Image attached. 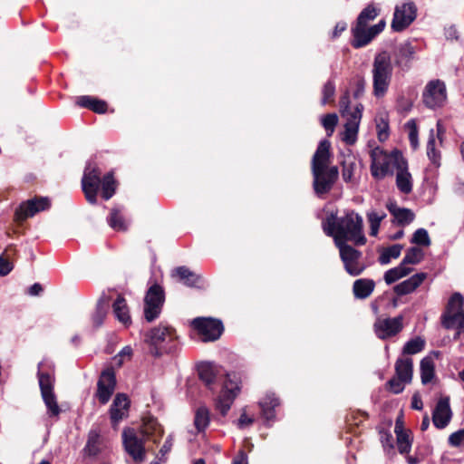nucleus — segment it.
Returning <instances> with one entry per match:
<instances>
[{"mask_svg": "<svg viewBox=\"0 0 464 464\" xmlns=\"http://www.w3.org/2000/svg\"><path fill=\"white\" fill-rule=\"evenodd\" d=\"M411 243L416 244V245L425 246H430V239L427 230L424 228L417 229L413 234V237L411 238Z\"/></svg>", "mask_w": 464, "mask_h": 464, "instance_id": "50", "label": "nucleus"}, {"mask_svg": "<svg viewBox=\"0 0 464 464\" xmlns=\"http://www.w3.org/2000/svg\"><path fill=\"white\" fill-rule=\"evenodd\" d=\"M443 325L447 328L457 326L459 329L455 338L460 334H464V311L457 312L452 314H447L443 321Z\"/></svg>", "mask_w": 464, "mask_h": 464, "instance_id": "32", "label": "nucleus"}, {"mask_svg": "<svg viewBox=\"0 0 464 464\" xmlns=\"http://www.w3.org/2000/svg\"><path fill=\"white\" fill-rule=\"evenodd\" d=\"M106 316V310L102 304H98L95 312L92 316V322L94 327H99L102 324Z\"/></svg>", "mask_w": 464, "mask_h": 464, "instance_id": "54", "label": "nucleus"}, {"mask_svg": "<svg viewBox=\"0 0 464 464\" xmlns=\"http://www.w3.org/2000/svg\"><path fill=\"white\" fill-rule=\"evenodd\" d=\"M379 8L374 4L368 5L359 14L357 23L359 24L366 25L370 21L374 20L379 14Z\"/></svg>", "mask_w": 464, "mask_h": 464, "instance_id": "39", "label": "nucleus"}, {"mask_svg": "<svg viewBox=\"0 0 464 464\" xmlns=\"http://www.w3.org/2000/svg\"><path fill=\"white\" fill-rule=\"evenodd\" d=\"M386 207L390 213L393 216L394 221L400 226H406L411 224L415 218L414 213L411 209L400 208L394 202H389Z\"/></svg>", "mask_w": 464, "mask_h": 464, "instance_id": "21", "label": "nucleus"}, {"mask_svg": "<svg viewBox=\"0 0 464 464\" xmlns=\"http://www.w3.org/2000/svg\"><path fill=\"white\" fill-rule=\"evenodd\" d=\"M402 247L403 246L401 245L396 244L385 248L379 257L380 263L382 265H387L391 262L392 258L399 257L402 250Z\"/></svg>", "mask_w": 464, "mask_h": 464, "instance_id": "42", "label": "nucleus"}, {"mask_svg": "<svg viewBox=\"0 0 464 464\" xmlns=\"http://www.w3.org/2000/svg\"><path fill=\"white\" fill-rule=\"evenodd\" d=\"M199 378L206 385H211L216 379V367L210 362H202L198 366Z\"/></svg>", "mask_w": 464, "mask_h": 464, "instance_id": "33", "label": "nucleus"}, {"mask_svg": "<svg viewBox=\"0 0 464 464\" xmlns=\"http://www.w3.org/2000/svg\"><path fill=\"white\" fill-rule=\"evenodd\" d=\"M449 443L453 447H459L464 445V429L450 434L449 437Z\"/></svg>", "mask_w": 464, "mask_h": 464, "instance_id": "56", "label": "nucleus"}, {"mask_svg": "<svg viewBox=\"0 0 464 464\" xmlns=\"http://www.w3.org/2000/svg\"><path fill=\"white\" fill-rule=\"evenodd\" d=\"M385 27V22L380 21L378 24L370 26V30L372 31V36L375 37L379 34Z\"/></svg>", "mask_w": 464, "mask_h": 464, "instance_id": "64", "label": "nucleus"}, {"mask_svg": "<svg viewBox=\"0 0 464 464\" xmlns=\"http://www.w3.org/2000/svg\"><path fill=\"white\" fill-rule=\"evenodd\" d=\"M336 246L346 273L352 276H360L366 268V265L362 261V253L349 245Z\"/></svg>", "mask_w": 464, "mask_h": 464, "instance_id": "8", "label": "nucleus"}, {"mask_svg": "<svg viewBox=\"0 0 464 464\" xmlns=\"http://www.w3.org/2000/svg\"><path fill=\"white\" fill-rule=\"evenodd\" d=\"M132 355V349L130 346H125L119 353L118 357H120L119 363L121 364L124 360H130Z\"/></svg>", "mask_w": 464, "mask_h": 464, "instance_id": "60", "label": "nucleus"}, {"mask_svg": "<svg viewBox=\"0 0 464 464\" xmlns=\"http://www.w3.org/2000/svg\"><path fill=\"white\" fill-rule=\"evenodd\" d=\"M375 283L372 279H357L353 285V292L356 298L365 299L369 297L373 292Z\"/></svg>", "mask_w": 464, "mask_h": 464, "instance_id": "25", "label": "nucleus"}, {"mask_svg": "<svg viewBox=\"0 0 464 464\" xmlns=\"http://www.w3.org/2000/svg\"><path fill=\"white\" fill-rule=\"evenodd\" d=\"M108 223L111 228L117 231L127 230L128 225L118 209H112L108 217Z\"/></svg>", "mask_w": 464, "mask_h": 464, "instance_id": "41", "label": "nucleus"}, {"mask_svg": "<svg viewBox=\"0 0 464 464\" xmlns=\"http://www.w3.org/2000/svg\"><path fill=\"white\" fill-rule=\"evenodd\" d=\"M44 402L48 410L50 416H58L61 412L60 407L57 403L56 396L53 392L41 393Z\"/></svg>", "mask_w": 464, "mask_h": 464, "instance_id": "40", "label": "nucleus"}, {"mask_svg": "<svg viewBox=\"0 0 464 464\" xmlns=\"http://www.w3.org/2000/svg\"><path fill=\"white\" fill-rule=\"evenodd\" d=\"M412 360L411 358H400L395 363L396 376L406 382L412 380Z\"/></svg>", "mask_w": 464, "mask_h": 464, "instance_id": "26", "label": "nucleus"}, {"mask_svg": "<svg viewBox=\"0 0 464 464\" xmlns=\"http://www.w3.org/2000/svg\"><path fill=\"white\" fill-rule=\"evenodd\" d=\"M396 185L402 193L409 194L412 190V179L408 171L407 161L401 162L396 169Z\"/></svg>", "mask_w": 464, "mask_h": 464, "instance_id": "22", "label": "nucleus"}, {"mask_svg": "<svg viewBox=\"0 0 464 464\" xmlns=\"http://www.w3.org/2000/svg\"><path fill=\"white\" fill-rule=\"evenodd\" d=\"M464 298L459 293L451 295L448 304V314L463 311Z\"/></svg>", "mask_w": 464, "mask_h": 464, "instance_id": "46", "label": "nucleus"}, {"mask_svg": "<svg viewBox=\"0 0 464 464\" xmlns=\"http://www.w3.org/2000/svg\"><path fill=\"white\" fill-rule=\"evenodd\" d=\"M411 268L405 266L402 263H401L400 266L385 272L384 281L386 282L387 285H392L397 280L409 275L411 272Z\"/></svg>", "mask_w": 464, "mask_h": 464, "instance_id": "35", "label": "nucleus"}, {"mask_svg": "<svg viewBox=\"0 0 464 464\" xmlns=\"http://www.w3.org/2000/svg\"><path fill=\"white\" fill-rule=\"evenodd\" d=\"M416 53V48L410 42H405L401 44L395 52L394 54V62L398 66H406L410 63L411 60L413 59V56Z\"/></svg>", "mask_w": 464, "mask_h": 464, "instance_id": "24", "label": "nucleus"}, {"mask_svg": "<svg viewBox=\"0 0 464 464\" xmlns=\"http://www.w3.org/2000/svg\"><path fill=\"white\" fill-rule=\"evenodd\" d=\"M254 422V419L251 417H248L245 412L241 414L239 420H238V427L240 429H243L246 426L251 425Z\"/></svg>", "mask_w": 464, "mask_h": 464, "instance_id": "63", "label": "nucleus"}, {"mask_svg": "<svg viewBox=\"0 0 464 464\" xmlns=\"http://www.w3.org/2000/svg\"><path fill=\"white\" fill-rule=\"evenodd\" d=\"M353 33V42L352 45L354 48H361L367 45L374 37L372 36V31L370 27L356 24V25L352 29Z\"/></svg>", "mask_w": 464, "mask_h": 464, "instance_id": "23", "label": "nucleus"}, {"mask_svg": "<svg viewBox=\"0 0 464 464\" xmlns=\"http://www.w3.org/2000/svg\"><path fill=\"white\" fill-rule=\"evenodd\" d=\"M417 8L414 3L408 2L395 7L392 28L401 32L407 28L416 18Z\"/></svg>", "mask_w": 464, "mask_h": 464, "instance_id": "14", "label": "nucleus"}, {"mask_svg": "<svg viewBox=\"0 0 464 464\" xmlns=\"http://www.w3.org/2000/svg\"><path fill=\"white\" fill-rule=\"evenodd\" d=\"M363 106L361 103L354 107L349 105L348 94L343 95L340 99V111L343 119H345L344 130L342 134V140L348 145H353L357 140L360 122L362 116Z\"/></svg>", "mask_w": 464, "mask_h": 464, "instance_id": "6", "label": "nucleus"}, {"mask_svg": "<svg viewBox=\"0 0 464 464\" xmlns=\"http://www.w3.org/2000/svg\"><path fill=\"white\" fill-rule=\"evenodd\" d=\"M102 198L105 200L110 199L115 193L116 181L111 172L106 174L101 180Z\"/></svg>", "mask_w": 464, "mask_h": 464, "instance_id": "38", "label": "nucleus"}, {"mask_svg": "<svg viewBox=\"0 0 464 464\" xmlns=\"http://www.w3.org/2000/svg\"><path fill=\"white\" fill-rule=\"evenodd\" d=\"M446 99V86L442 81L432 80L427 83L422 93V100L427 107L430 109L441 107Z\"/></svg>", "mask_w": 464, "mask_h": 464, "instance_id": "11", "label": "nucleus"}, {"mask_svg": "<svg viewBox=\"0 0 464 464\" xmlns=\"http://www.w3.org/2000/svg\"><path fill=\"white\" fill-rule=\"evenodd\" d=\"M386 218V214L383 211L372 210L367 213V219L370 224V235L376 237L381 222Z\"/></svg>", "mask_w": 464, "mask_h": 464, "instance_id": "36", "label": "nucleus"}, {"mask_svg": "<svg viewBox=\"0 0 464 464\" xmlns=\"http://www.w3.org/2000/svg\"><path fill=\"white\" fill-rule=\"evenodd\" d=\"M377 130H378L379 140H381V141L386 140L389 137L387 122L382 121V123L377 124Z\"/></svg>", "mask_w": 464, "mask_h": 464, "instance_id": "59", "label": "nucleus"}, {"mask_svg": "<svg viewBox=\"0 0 464 464\" xmlns=\"http://www.w3.org/2000/svg\"><path fill=\"white\" fill-rule=\"evenodd\" d=\"M192 325L203 342L216 341L223 332L221 322L212 318H196L192 321Z\"/></svg>", "mask_w": 464, "mask_h": 464, "instance_id": "12", "label": "nucleus"}, {"mask_svg": "<svg viewBox=\"0 0 464 464\" xmlns=\"http://www.w3.org/2000/svg\"><path fill=\"white\" fill-rule=\"evenodd\" d=\"M143 437H154L153 440L156 442L157 438H160L163 430L157 420L149 418L144 420L140 430Z\"/></svg>", "mask_w": 464, "mask_h": 464, "instance_id": "29", "label": "nucleus"}, {"mask_svg": "<svg viewBox=\"0 0 464 464\" xmlns=\"http://www.w3.org/2000/svg\"><path fill=\"white\" fill-rule=\"evenodd\" d=\"M173 446V438L171 435H169L167 440H165L163 446L161 447L160 453L163 456L168 454Z\"/></svg>", "mask_w": 464, "mask_h": 464, "instance_id": "62", "label": "nucleus"}, {"mask_svg": "<svg viewBox=\"0 0 464 464\" xmlns=\"http://www.w3.org/2000/svg\"><path fill=\"white\" fill-rule=\"evenodd\" d=\"M173 276L179 277V279L188 286H196L199 282V276L189 270L186 266H179L173 271Z\"/></svg>", "mask_w": 464, "mask_h": 464, "instance_id": "30", "label": "nucleus"}, {"mask_svg": "<svg viewBox=\"0 0 464 464\" xmlns=\"http://www.w3.org/2000/svg\"><path fill=\"white\" fill-rule=\"evenodd\" d=\"M51 203L48 198L40 197L28 199L20 204L14 213V220L23 222L28 218L34 217L40 211L46 210L50 208Z\"/></svg>", "mask_w": 464, "mask_h": 464, "instance_id": "13", "label": "nucleus"}, {"mask_svg": "<svg viewBox=\"0 0 464 464\" xmlns=\"http://www.w3.org/2000/svg\"><path fill=\"white\" fill-rule=\"evenodd\" d=\"M425 341L420 337H416L407 342L403 347V353L415 354L423 350Z\"/></svg>", "mask_w": 464, "mask_h": 464, "instance_id": "44", "label": "nucleus"}, {"mask_svg": "<svg viewBox=\"0 0 464 464\" xmlns=\"http://www.w3.org/2000/svg\"><path fill=\"white\" fill-rule=\"evenodd\" d=\"M392 71L389 53L384 51L375 55L372 70L374 96L380 98L385 95L392 81Z\"/></svg>", "mask_w": 464, "mask_h": 464, "instance_id": "5", "label": "nucleus"}, {"mask_svg": "<svg viewBox=\"0 0 464 464\" xmlns=\"http://www.w3.org/2000/svg\"><path fill=\"white\" fill-rule=\"evenodd\" d=\"M424 256L423 251L419 247H411L406 252L401 263L407 266V265H416L419 264Z\"/></svg>", "mask_w": 464, "mask_h": 464, "instance_id": "43", "label": "nucleus"}, {"mask_svg": "<svg viewBox=\"0 0 464 464\" xmlns=\"http://www.w3.org/2000/svg\"><path fill=\"white\" fill-rule=\"evenodd\" d=\"M434 370L435 365L432 357L426 356L420 361V377L423 384L431 382L434 377Z\"/></svg>", "mask_w": 464, "mask_h": 464, "instance_id": "34", "label": "nucleus"}, {"mask_svg": "<svg viewBox=\"0 0 464 464\" xmlns=\"http://www.w3.org/2000/svg\"><path fill=\"white\" fill-rule=\"evenodd\" d=\"M356 169V163L353 160L348 159L343 162L342 176L345 182H352Z\"/></svg>", "mask_w": 464, "mask_h": 464, "instance_id": "47", "label": "nucleus"}, {"mask_svg": "<svg viewBox=\"0 0 464 464\" xmlns=\"http://www.w3.org/2000/svg\"><path fill=\"white\" fill-rule=\"evenodd\" d=\"M452 418V411L450 405V397L440 398L432 412V421L436 428H446Z\"/></svg>", "mask_w": 464, "mask_h": 464, "instance_id": "18", "label": "nucleus"}, {"mask_svg": "<svg viewBox=\"0 0 464 464\" xmlns=\"http://www.w3.org/2000/svg\"><path fill=\"white\" fill-rule=\"evenodd\" d=\"M403 327V317L401 315L393 318L378 319L374 324V330L377 336L386 339L396 335Z\"/></svg>", "mask_w": 464, "mask_h": 464, "instance_id": "17", "label": "nucleus"}, {"mask_svg": "<svg viewBox=\"0 0 464 464\" xmlns=\"http://www.w3.org/2000/svg\"><path fill=\"white\" fill-rule=\"evenodd\" d=\"M330 141L321 140L312 159L314 189L318 196L328 193L338 179L336 166H330Z\"/></svg>", "mask_w": 464, "mask_h": 464, "instance_id": "2", "label": "nucleus"}, {"mask_svg": "<svg viewBox=\"0 0 464 464\" xmlns=\"http://www.w3.org/2000/svg\"><path fill=\"white\" fill-rule=\"evenodd\" d=\"M323 97H322V104L325 105L331 102H333L334 93H335V85L334 82L328 81L323 87L322 90Z\"/></svg>", "mask_w": 464, "mask_h": 464, "instance_id": "49", "label": "nucleus"}, {"mask_svg": "<svg viewBox=\"0 0 464 464\" xmlns=\"http://www.w3.org/2000/svg\"><path fill=\"white\" fill-rule=\"evenodd\" d=\"M406 383H407L406 382H404L401 379L395 376L394 378L391 379L388 382L387 385H388L389 390L392 392L398 394V393H401L404 390Z\"/></svg>", "mask_w": 464, "mask_h": 464, "instance_id": "55", "label": "nucleus"}, {"mask_svg": "<svg viewBox=\"0 0 464 464\" xmlns=\"http://www.w3.org/2000/svg\"><path fill=\"white\" fill-rule=\"evenodd\" d=\"M129 406L130 401L125 394L119 393L115 396L110 410L111 420L114 427L127 417Z\"/></svg>", "mask_w": 464, "mask_h": 464, "instance_id": "19", "label": "nucleus"}, {"mask_svg": "<svg viewBox=\"0 0 464 464\" xmlns=\"http://www.w3.org/2000/svg\"><path fill=\"white\" fill-rule=\"evenodd\" d=\"M45 362H42L38 365V379L41 393L53 392L54 384V376L53 372H44L43 368Z\"/></svg>", "mask_w": 464, "mask_h": 464, "instance_id": "31", "label": "nucleus"}, {"mask_svg": "<svg viewBox=\"0 0 464 464\" xmlns=\"http://www.w3.org/2000/svg\"><path fill=\"white\" fill-rule=\"evenodd\" d=\"M263 417L267 420L275 418V408L279 405L278 399L274 394H267L259 402Z\"/></svg>", "mask_w": 464, "mask_h": 464, "instance_id": "27", "label": "nucleus"}, {"mask_svg": "<svg viewBox=\"0 0 464 464\" xmlns=\"http://www.w3.org/2000/svg\"><path fill=\"white\" fill-rule=\"evenodd\" d=\"M101 170L94 164L89 163L83 172L82 179V190L85 198L91 204L97 201V193L101 186Z\"/></svg>", "mask_w": 464, "mask_h": 464, "instance_id": "10", "label": "nucleus"}, {"mask_svg": "<svg viewBox=\"0 0 464 464\" xmlns=\"http://www.w3.org/2000/svg\"><path fill=\"white\" fill-rule=\"evenodd\" d=\"M145 342L154 356H160L177 349L178 335L172 327L160 325L147 333Z\"/></svg>", "mask_w": 464, "mask_h": 464, "instance_id": "4", "label": "nucleus"}, {"mask_svg": "<svg viewBox=\"0 0 464 464\" xmlns=\"http://www.w3.org/2000/svg\"><path fill=\"white\" fill-rule=\"evenodd\" d=\"M371 172L376 179H382L387 175H392L393 170L397 169L401 162L406 161L399 150L387 153L379 147L371 151Z\"/></svg>", "mask_w": 464, "mask_h": 464, "instance_id": "3", "label": "nucleus"}, {"mask_svg": "<svg viewBox=\"0 0 464 464\" xmlns=\"http://www.w3.org/2000/svg\"><path fill=\"white\" fill-rule=\"evenodd\" d=\"M96 98L91 96H80L77 98L76 104L80 107L88 108L92 110V104Z\"/></svg>", "mask_w": 464, "mask_h": 464, "instance_id": "58", "label": "nucleus"}, {"mask_svg": "<svg viewBox=\"0 0 464 464\" xmlns=\"http://www.w3.org/2000/svg\"><path fill=\"white\" fill-rule=\"evenodd\" d=\"M112 307L116 318L125 325L130 324V316L129 314V309L126 301L122 296L117 297L112 304Z\"/></svg>", "mask_w": 464, "mask_h": 464, "instance_id": "28", "label": "nucleus"}, {"mask_svg": "<svg viewBox=\"0 0 464 464\" xmlns=\"http://www.w3.org/2000/svg\"><path fill=\"white\" fill-rule=\"evenodd\" d=\"M194 423L198 431L204 430L208 426L209 415L206 408H199L197 411Z\"/></svg>", "mask_w": 464, "mask_h": 464, "instance_id": "45", "label": "nucleus"}, {"mask_svg": "<svg viewBox=\"0 0 464 464\" xmlns=\"http://www.w3.org/2000/svg\"><path fill=\"white\" fill-rule=\"evenodd\" d=\"M239 391V379L237 374H227L222 392L216 403L217 409L222 415L227 413Z\"/></svg>", "mask_w": 464, "mask_h": 464, "instance_id": "9", "label": "nucleus"}, {"mask_svg": "<svg viewBox=\"0 0 464 464\" xmlns=\"http://www.w3.org/2000/svg\"><path fill=\"white\" fill-rule=\"evenodd\" d=\"M406 127L409 130V140L413 149H416L419 145L418 142V129L414 120H411L406 123Z\"/></svg>", "mask_w": 464, "mask_h": 464, "instance_id": "53", "label": "nucleus"}, {"mask_svg": "<svg viewBox=\"0 0 464 464\" xmlns=\"http://www.w3.org/2000/svg\"><path fill=\"white\" fill-rule=\"evenodd\" d=\"M116 386V378L113 370H104L97 382L96 397L102 404L107 403Z\"/></svg>", "mask_w": 464, "mask_h": 464, "instance_id": "16", "label": "nucleus"}, {"mask_svg": "<svg viewBox=\"0 0 464 464\" xmlns=\"http://www.w3.org/2000/svg\"><path fill=\"white\" fill-rule=\"evenodd\" d=\"M337 122L338 117L335 113H329L322 118V125L326 130V131L329 132V135H331L334 132Z\"/></svg>", "mask_w": 464, "mask_h": 464, "instance_id": "52", "label": "nucleus"}, {"mask_svg": "<svg viewBox=\"0 0 464 464\" xmlns=\"http://www.w3.org/2000/svg\"><path fill=\"white\" fill-rule=\"evenodd\" d=\"M84 450L90 456L97 455L101 450V438L96 430H91Z\"/></svg>", "mask_w": 464, "mask_h": 464, "instance_id": "37", "label": "nucleus"}, {"mask_svg": "<svg viewBox=\"0 0 464 464\" xmlns=\"http://www.w3.org/2000/svg\"><path fill=\"white\" fill-rule=\"evenodd\" d=\"M126 451L136 461H143L145 456L144 440L139 438L133 429H125L122 432Z\"/></svg>", "mask_w": 464, "mask_h": 464, "instance_id": "15", "label": "nucleus"}, {"mask_svg": "<svg viewBox=\"0 0 464 464\" xmlns=\"http://www.w3.org/2000/svg\"><path fill=\"white\" fill-rule=\"evenodd\" d=\"M13 269V264L3 256H0V276L8 275Z\"/></svg>", "mask_w": 464, "mask_h": 464, "instance_id": "57", "label": "nucleus"}, {"mask_svg": "<svg viewBox=\"0 0 464 464\" xmlns=\"http://www.w3.org/2000/svg\"><path fill=\"white\" fill-rule=\"evenodd\" d=\"M164 301L165 294L160 285H153L148 289L144 298V316L148 322H152L159 317Z\"/></svg>", "mask_w": 464, "mask_h": 464, "instance_id": "7", "label": "nucleus"}, {"mask_svg": "<svg viewBox=\"0 0 464 464\" xmlns=\"http://www.w3.org/2000/svg\"><path fill=\"white\" fill-rule=\"evenodd\" d=\"M397 446L401 454L410 452L411 449V440L410 439L409 432L397 436Z\"/></svg>", "mask_w": 464, "mask_h": 464, "instance_id": "51", "label": "nucleus"}, {"mask_svg": "<svg viewBox=\"0 0 464 464\" xmlns=\"http://www.w3.org/2000/svg\"><path fill=\"white\" fill-rule=\"evenodd\" d=\"M427 278L426 273H417L410 278L396 285L393 288L394 292L399 295H404L415 291Z\"/></svg>", "mask_w": 464, "mask_h": 464, "instance_id": "20", "label": "nucleus"}, {"mask_svg": "<svg viewBox=\"0 0 464 464\" xmlns=\"http://www.w3.org/2000/svg\"><path fill=\"white\" fill-rule=\"evenodd\" d=\"M427 155L432 163L436 166L440 165V153L435 150V139L433 130H430V135L427 143Z\"/></svg>", "mask_w": 464, "mask_h": 464, "instance_id": "48", "label": "nucleus"}, {"mask_svg": "<svg viewBox=\"0 0 464 464\" xmlns=\"http://www.w3.org/2000/svg\"><path fill=\"white\" fill-rule=\"evenodd\" d=\"M322 228L326 236L334 238L335 246L348 245L347 241L357 246L366 243L362 218L353 210L341 218L331 212L322 221Z\"/></svg>", "mask_w": 464, "mask_h": 464, "instance_id": "1", "label": "nucleus"}, {"mask_svg": "<svg viewBox=\"0 0 464 464\" xmlns=\"http://www.w3.org/2000/svg\"><path fill=\"white\" fill-rule=\"evenodd\" d=\"M106 110H107L106 102L103 101L95 99V101L92 104V111H93L94 112H97V113H103L106 111Z\"/></svg>", "mask_w": 464, "mask_h": 464, "instance_id": "61", "label": "nucleus"}]
</instances>
